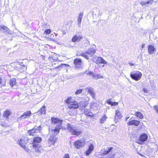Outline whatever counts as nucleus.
<instances>
[{
  "label": "nucleus",
  "mask_w": 158,
  "mask_h": 158,
  "mask_svg": "<svg viewBox=\"0 0 158 158\" xmlns=\"http://www.w3.org/2000/svg\"><path fill=\"white\" fill-rule=\"evenodd\" d=\"M114 156L113 154H110L108 156L107 158H113Z\"/></svg>",
  "instance_id": "nucleus-41"
},
{
  "label": "nucleus",
  "mask_w": 158,
  "mask_h": 158,
  "mask_svg": "<svg viewBox=\"0 0 158 158\" xmlns=\"http://www.w3.org/2000/svg\"><path fill=\"white\" fill-rule=\"evenodd\" d=\"M91 152V151H90L88 149L86 152V154L87 155H89L90 154Z\"/></svg>",
  "instance_id": "nucleus-42"
},
{
  "label": "nucleus",
  "mask_w": 158,
  "mask_h": 158,
  "mask_svg": "<svg viewBox=\"0 0 158 158\" xmlns=\"http://www.w3.org/2000/svg\"><path fill=\"white\" fill-rule=\"evenodd\" d=\"M155 48L152 45H150L148 47V53L150 54H152L155 51Z\"/></svg>",
  "instance_id": "nucleus-25"
},
{
  "label": "nucleus",
  "mask_w": 158,
  "mask_h": 158,
  "mask_svg": "<svg viewBox=\"0 0 158 158\" xmlns=\"http://www.w3.org/2000/svg\"><path fill=\"white\" fill-rule=\"evenodd\" d=\"M148 138V136L145 134H141L139 137V139L141 142H143L146 140Z\"/></svg>",
  "instance_id": "nucleus-20"
},
{
  "label": "nucleus",
  "mask_w": 158,
  "mask_h": 158,
  "mask_svg": "<svg viewBox=\"0 0 158 158\" xmlns=\"http://www.w3.org/2000/svg\"><path fill=\"white\" fill-rule=\"evenodd\" d=\"M56 140L53 136H51L48 141V142L50 145H54Z\"/></svg>",
  "instance_id": "nucleus-26"
},
{
  "label": "nucleus",
  "mask_w": 158,
  "mask_h": 158,
  "mask_svg": "<svg viewBox=\"0 0 158 158\" xmlns=\"http://www.w3.org/2000/svg\"><path fill=\"white\" fill-rule=\"evenodd\" d=\"M143 90L144 92L145 93H147L148 92L147 89L145 88H143Z\"/></svg>",
  "instance_id": "nucleus-44"
},
{
  "label": "nucleus",
  "mask_w": 158,
  "mask_h": 158,
  "mask_svg": "<svg viewBox=\"0 0 158 158\" xmlns=\"http://www.w3.org/2000/svg\"><path fill=\"white\" fill-rule=\"evenodd\" d=\"M89 74L91 75L92 77L95 79L103 78L102 76L100 74H97L92 72H90V73H89Z\"/></svg>",
  "instance_id": "nucleus-22"
},
{
  "label": "nucleus",
  "mask_w": 158,
  "mask_h": 158,
  "mask_svg": "<svg viewBox=\"0 0 158 158\" xmlns=\"http://www.w3.org/2000/svg\"><path fill=\"white\" fill-rule=\"evenodd\" d=\"M75 66L77 68H79L82 64V60L80 59L76 58L74 61Z\"/></svg>",
  "instance_id": "nucleus-17"
},
{
  "label": "nucleus",
  "mask_w": 158,
  "mask_h": 158,
  "mask_svg": "<svg viewBox=\"0 0 158 158\" xmlns=\"http://www.w3.org/2000/svg\"><path fill=\"white\" fill-rule=\"evenodd\" d=\"M32 144L33 148L36 152H43L44 149L40 144L35 143H33Z\"/></svg>",
  "instance_id": "nucleus-9"
},
{
  "label": "nucleus",
  "mask_w": 158,
  "mask_h": 158,
  "mask_svg": "<svg viewBox=\"0 0 158 158\" xmlns=\"http://www.w3.org/2000/svg\"><path fill=\"white\" fill-rule=\"evenodd\" d=\"M153 0H151L148 2H140V4L142 6H143L144 5H145L146 6V5L147 4H151L152 3Z\"/></svg>",
  "instance_id": "nucleus-32"
},
{
  "label": "nucleus",
  "mask_w": 158,
  "mask_h": 158,
  "mask_svg": "<svg viewBox=\"0 0 158 158\" xmlns=\"http://www.w3.org/2000/svg\"><path fill=\"white\" fill-rule=\"evenodd\" d=\"M6 32L7 34L12 35V32L7 27L4 26L3 25H0V32Z\"/></svg>",
  "instance_id": "nucleus-7"
},
{
  "label": "nucleus",
  "mask_w": 158,
  "mask_h": 158,
  "mask_svg": "<svg viewBox=\"0 0 158 158\" xmlns=\"http://www.w3.org/2000/svg\"><path fill=\"white\" fill-rule=\"evenodd\" d=\"M91 106L92 108H94L95 107H96V109L98 108V107L99 106L98 105V104H97V103H95L94 102L91 103ZM94 109H96V108Z\"/></svg>",
  "instance_id": "nucleus-35"
},
{
  "label": "nucleus",
  "mask_w": 158,
  "mask_h": 158,
  "mask_svg": "<svg viewBox=\"0 0 158 158\" xmlns=\"http://www.w3.org/2000/svg\"><path fill=\"white\" fill-rule=\"evenodd\" d=\"M63 158H69V156L68 154H65Z\"/></svg>",
  "instance_id": "nucleus-39"
},
{
  "label": "nucleus",
  "mask_w": 158,
  "mask_h": 158,
  "mask_svg": "<svg viewBox=\"0 0 158 158\" xmlns=\"http://www.w3.org/2000/svg\"><path fill=\"white\" fill-rule=\"evenodd\" d=\"M142 76L141 73L139 71H137L134 73L130 74V76L131 78L135 81L139 80L141 78Z\"/></svg>",
  "instance_id": "nucleus-6"
},
{
  "label": "nucleus",
  "mask_w": 158,
  "mask_h": 158,
  "mask_svg": "<svg viewBox=\"0 0 158 158\" xmlns=\"http://www.w3.org/2000/svg\"><path fill=\"white\" fill-rule=\"evenodd\" d=\"M96 62V63H99L104 64H107V62L106 61L104 60L103 58L100 57H98L97 58Z\"/></svg>",
  "instance_id": "nucleus-24"
},
{
  "label": "nucleus",
  "mask_w": 158,
  "mask_h": 158,
  "mask_svg": "<svg viewBox=\"0 0 158 158\" xmlns=\"http://www.w3.org/2000/svg\"><path fill=\"white\" fill-rule=\"evenodd\" d=\"M107 103H108L110 105L112 106H117L118 104V102H112L110 99L108 100L107 101Z\"/></svg>",
  "instance_id": "nucleus-30"
},
{
  "label": "nucleus",
  "mask_w": 158,
  "mask_h": 158,
  "mask_svg": "<svg viewBox=\"0 0 158 158\" xmlns=\"http://www.w3.org/2000/svg\"><path fill=\"white\" fill-rule=\"evenodd\" d=\"M144 46H145V44H143L142 45V48H144Z\"/></svg>",
  "instance_id": "nucleus-48"
},
{
  "label": "nucleus",
  "mask_w": 158,
  "mask_h": 158,
  "mask_svg": "<svg viewBox=\"0 0 158 158\" xmlns=\"http://www.w3.org/2000/svg\"><path fill=\"white\" fill-rule=\"evenodd\" d=\"M31 112L30 111H27L25 112L23 115H21L19 118V119L20 120L22 119H24L26 118H28V117H30L31 114Z\"/></svg>",
  "instance_id": "nucleus-15"
},
{
  "label": "nucleus",
  "mask_w": 158,
  "mask_h": 158,
  "mask_svg": "<svg viewBox=\"0 0 158 158\" xmlns=\"http://www.w3.org/2000/svg\"><path fill=\"white\" fill-rule=\"evenodd\" d=\"M85 43L88 45L89 44V42L87 40H85Z\"/></svg>",
  "instance_id": "nucleus-46"
},
{
  "label": "nucleus",
  "mask_w": 158,
  "mask_h": 158,
  "mask_svg": "<svg viewBox=\"0 0 158 158\" xmlns=\"http://www.w3.org/2000/svg\"><path fill=\"white\" fill-rule=\"evenodd\" d=\"M83 12H80L77 16V24L78 27H81V24L83 17Z\"/></svg>",
  "instance_id": "nucleus-18"
},
{
  "label": "nucleus",
  "mask_w": 158,
  "mask_h": 158,
  "mask_svg": "<svg viewBox=\"0 0 158 158\" xmlns=\"http://www.w3.org/2000/svg\"><path fill=\"white\" fill-rule=\"evenodd\" d=\"M107 118L105 114L103 115L100 119V123L101 124L103 123L106 121Z\"/></svg>",
  "instance_id": "nucleus-33"
},
{
  "label": "nucleus",
  "mask_w": 158,
  "mask_h": 158,
  "mask_svg": "<svg viewBox=\"0 0 158 158\" xmlns=\"http://www.w3.org/2000/svg\"><path fill=\"white\" fill-rule=\"evenodd\" d=\"M67 129L71 134L77 136L81 135L82 132L81 130L76 129L74 127L69 123L67 124Z\"/></svg>",
  "instance_id": "nucleus-2"
},
{
  "label": "nucleus",
  "mask_w": 158,
  "mask_h": 158,
  "mask_svg": "<svg viewBox=\"0 0 158 158\" xmlns=\"http://www.w3.org/2000/svg\"><path fill=\"white\" fill-rule=\"evenodd\" d=\"M79 106H80L82 108H85L88 104L87 102H81L79 103Z\"/></svg>",
  "instance_id": "nucleus-27"
},
{
  "label": "nucleus",
  "mask_w": 158,
  "mask_h": 158,
  "mask_svg": "<svg viewBox=\"0 0 158 158\" xmlns=\"http://www.w3.org/2000/svg\"><path fill=\"white\" fill-rule=\"evenodd\" d=\"M52 122L55 125V128L52 129V131L55 132L56 135L59 132L60 128L61 127V123L62 120H59L56 118L53 117L51 118Z\"/></svg>",
  "instance_id": "nucleus-1"
},
{
  "label": "nucleus",
  "mask_w": 158,
  "mask_h": 158,
  "mask_svg": "<svg viewBox=\"0 0 158 158\" xmlns=\"http://www.w3.org/2000/svg\"><path fill=\"white\" fill-rule=\"evenodd\" d=\"M94 149V146L92 144H91L89 147V150L92 151Z\"/></svg>",
  "instance_id": "nucleus-38"
},
{
  "label": "nucleus",
  "mask_w": 158,
  "mask_h": 158,
  "mask_svg": "<svg viewBox=\"0 0 158 158\" xmlns=\"http://www.w3.org/2000/svg\"><path fill=\"white\" fill-rule=\"evenodd\" d=\"M9 84L10 86L14 89L16 88L17 86L16 84V80L15 78H12L10 81Z\"/></svg>",
  "instance_id": "nucleus-19"
},
{
  "label": "nucleus",
  "mask_w": 158,
  "mask_h": 158,
  "mask_svg": "<svg viewBox=\"0 0 158 158\" xmlns=\"http://www.w3.org/2000/svg\"><path fill=\"white\" fill-rule=\"evenodd\" d=\"M135 115L139 117L140 119L143 118V115L140 112H136L135 113Z\"/></svg>",
  "instance_id": "nucleus-34"
},
{
  "label": "nucleus",
  "mask_w": 158,
  "mask_h": 158,
  "mask_svg": "<svg viewBox=\"0 0 158 158\" xmlns=\"http://www.w3.org/2000/svg\"><path fill=\"white\" fill-rule=\"evenodd\" d=\"M65 102L68 104V107L70 109H76L79 107L78 103L76 101L73 100L71 97L68 98L65 100Z\"/></svg>",
  "instance_id": "nucleus-3"
},
{
  "label": "nucleus",
  "mask_w": 158,
  "mask_h": 158,
  "mask_svg": "<svg viewBox=\"0 0 158 158\" xmlns=\"http://www.w3.org/2000/svg\"><path fill=\"white\" fill-rule=\"evenodd\" d=\"M122 117V115L121 114L120 111L118 110H115L114 119L116 121H118V120L121 119Z\"/></svg>",
  "instance_id": "nucleus-13"
},
{
  "label": "nucleus",
  "mask_w": 158,
  "mask_h": 158,
  "mask_svg": "<svg viewBox=\"0 0 158 158\" xmlns=\"http://www.w3.org/2000/svg\"><path fill=\"white\" fill-rule=\"evenodd\" d=\"M129 116L127 117L126 118V121H127V119L129 118Z\"/></svg>",
  "instance_id": "nucleus-49"
},
{
  "label": "nucleus",
  "mask_w": 158,
  "mask_h": 158,
  "mask_svg": "<svg viewBox=\"0 0 158 158\" xmlns=\"http://www.w3.org/2000/svg\"><path fill=\"white\" fill-rule=\"evenodd\" d=\"M83 90V89H79L77 90L76 91L75 94L77 95H79L82 92Z\"/></svg>",
  "instance_id": "nucleus-36"
},
{
  "label": "nucleus",
  "mask_w": 158,
  "mask_h": 158,
  "mask_svg": "<svg viewBox=\"0 0 158 158\" xmlns=\"http://www.w3.org/2000/svg\"><path fill=\"white\" fill-rule=\"evenodd\" d=\"M155 110H156V112L158 113V107L156 105H155L154 106Z\"/></svg>",
  "instance_id": "nucleus-40"
},
{
  "label": "nucleus",
  "mask_w": 158,
  "mask_h": 158,
  "mask_svg": "<svg viewBox=\"0 0 158 158\" xmlns=\"http://www.w3.org/2000/svg\"><path fill=\"white\" fill-rule=\"evenodd\" d=\"M129 64L131 66H133V65H134V64H132V63H131V62L129 63Z\"/></svg>",
  "instance_id": "nucleus-47"
},
{
  "label": "nucleus",
  "mask_w": 158,
  "mask_h": 158,
  "mask_svg": "<svg viewBox=\"0 0 158 158\" xmlns=\"http://www.w3.org/2000/svg\"><path fill=\"white\" fill-rule=\"evenodd\" d=\"M46 108L45 106H43L37 112L38 115H40L42 114H45Z\"/></svg>",
  "instance_id": "nucleus-23"
},
{
  "label": "nucleus",
  "mask_w": 158,
  "mask_h": 158,
  "mask_svg": "<svg viewBox=\"0 0 158 158\" xmlns=\"http://www.w3.org/2000/svg\"><path fill=\"white\" fill-rule=\"evenodd\" d=\"M42 141V139L40 137H35L34 139V143H39Z\"/></svg>",
  "instance_id": "nucleus-29"
},
{
  "label": "nucleus",
  "mask_w": 158,
  "mask_h": 158,
  "mask_svg": "<svg viewBox=\"0 0 158 158\" xmlns=\"http://www.w3.org/2000/svg\"><path fill=\"white\" fill-rule=\"evenodd\" d=\"M112 148H107L106 149L104 148L102 149L101 151V155L103 156L108 154L112 150Z\"/></svg>",
  "instance_id": "nucleus-16"
},
{
  "label": "nucleus",
  "mask_w": 158,
  "mask_h": 158,
  "mask_svg": "<svg viewBox=\"0 0 158 158\" xmlns=\"http://www.w3.org/2000/svg\"><path fill=\"white\" fill-rule=\"evenodd\" d=\"M60 66H58V67H56L55 68H57L58 67H59Z\"/></svg>",
  "instance_id": "nucleus-51"
},
{
  "label": "nucleus",
  "mask_w": 158,
  "mask_h": 158,
  "mask_svg": "<svg viewBox=\"0 0 158 158\" xmlns=\"http://www.w3.org/2000/svg\"><path fill=\"white\" fill-rule=\"evenodd\" d=\"M10 114V112L9 110H6L4 111L3 115L4 117H6L7 119H8Z\"/></svg>",
  "instance_id": "nucleus-28"
},
{
  "label": "nucleus",
  "mask_w": 158,
  "mask_h": 158,
  "mask_svg": "<svg viewBox=\"0 0 158 158\" xmlns=\"http://www.w3.org/2000/svg\"><path fill=\"white\" fill-rule=\"evenodd\" d=\"M51 32V30L50 29H46L45 31L44 34L47 35L50 33Z\"/></svg>",
  "instance_id": "nucleus-37"
},
{
  "label": "nucleus",
  "mask_w": 158,
  "mask_h": 158,
  "mask_svg": "<svg viewBox=\"0 0 158 158\" xmlns=\"http://www.w3.org/2000/svg\"><path fill=\"white\" fill-rule=\"evenodd\" d=\"M3 83V80L0 77V85H1Z\"/></svg>",
  "instance_id": "nucleus-43"
},
{
  "label": "nucleus",
  "mask_w": 158,
  "mask_h": 158,
  "mask_svg": "<svg viewBox=\"0 0 158 158\" xmlns=\"http://www.w3.org/2000/svg\"><path fill=\"white\" fill-rule=\"evenodd\" d=\"M18 142L20 146L22 148H24L25 147L26 144L25 141V138L23 137L18 140Z\"/></svg>",
  "instance_id": "nucleus-14"
},
{
  "label": "nucleus",
  "mask_w": 158,
  "mask_h": 158,
  "mask_svg": "<svg viewBox=\"0 0 158 158\" xmlns=\"http://www.w3.org/2000/svg\"><path fill=\"white\" fill-rule=\"evenodd\" d=\"M25 150L27 151V152H29V149H28L25 146V147L24 148H23Z\"/></svg>",
  "instance_id": "nucleus-45"
},
{
  "label": "nucleus",
  "mask_w": 158,
  "mask_h": 158,
  "mask_svg": "<svg viewBox=\"0 0 158 158\" xmlns=\"http://www.w3.org/2000/svg\"><path fill=\"white\" fill-rule=\"evenodd\" d=\"M63 65H65V66H69V65L65 64H63Z\"/></svg>",
  "instance_id": "nucleus-50"
},
{
  "label": "nucleus",
  "mask_w": 158,
  "mask_h": 158,
  "mask_svg": "<svg viewBox=\"0 0 158 158\" xmlns=\"http://www.w3.org/2000/svg\"><path fill=\"white\" fill-rule=\"evenodd\" d=\"M42 127L41 126L39 127L35 126L34 128L28 131V133L31 135H34L35 134L38 132H40L41 130Z\"/></svg>",
  "instance_id": "nucleus-5"
},
{
  "label": "nucleus",
  "mask_w": 158,
  "mask_h": 158,
  "mask_svg": "<svg viewBox=\"0 0 158 158\" xmlns=\"http://www.w3.org/2000/svg\"><path fill=\"white\" fill-rule=\"evenodd\" d=\"M85 91V92L87 93L90 95L93 98H94L95 96V93L94 91V89L90 87H88L83 89Z\"/></svg>",
  "instance_id": "nucleus-10"
},
{
  "label": "nucleus",
  "mask_w": 158,
  "mask_h": 158,
  "mask_svg": "<svg viewBox=\"0 0 158 158\" xmlns=\"http://www.w3.org/2000/svg\"><path fill=\"white\" fill-rule=\"evenodd\" d=\"M82 36L80 35H75L72 39V41L73 42H75L77 41H78L81 39H82Z\"/></svg>",
  "instance_id": "nucleus-21"
},
{
  "label": "nucleus",
  "mask_w": 158,
  "mask_h": 158,
  "mask_svg": "<svg viewBox=\"0 0 158 158\" xmlns=\"http://www.w3.org/2000/svg\"><path fill=\"white\" fill-rule=\"evenodd\" d=\"M15 67L20 71H25L27 69L26 66L23 64V62H19L16 63Z\"/></svg>",
  "instance_id": "nucleus-8"
},
{
  "label": "nucleus",
  "mask_w": 158,
  "mask_h": 158,
  "mask_svg": "<svg viewBox=\"0 0 158 158\" xmlns=\"http://www.w3.org/2000/svg\"><path fill=\"white\" fill-rule=\"evenodd\" d=\"M139 123V121L135 119H133L132 118H131L129 120V121L127 123V124L129 125H134L137 126H138Z\"/></svg>",
  "instance_id": "nucleus-12"
},
{
  "label": "nucleus",
  "mask_w": 158,
  "mask_h": 158,
  "mask_svg": "<svg viewBox=\"0 0 158 158\" xmlns=\"http://www.w3.org/2000/svg\"><path fill=\"white\" fill-rule=\"evenodd\" d=\"M95 45H93L92 47L88 49L87 53H83L81 55L86 59H88L89 58L87 54L90 55V56H92L95 53Z\"/></svg>",
  "instance_id": "nucleus-4"
},
{
  "label": "nucleus",
  "mask_w": 158,
  "mask_h": 158,
  "mask_svg": "<svg viewBox=\"0 0 158 158\" xmlns=\"http://www.w3.org/2000/svg\"><path fill=\"white\" fill-rule=\"evenodd\" d=\"M84 113L87 116H92L93 115L89 110L86 109L85 110Z\"/></svg>",
  "instance_id": "nucleus-31"
},
{
  "label": "nucleus",
  "mask_w": 158,
  "mask_h": 158,
  "mask_svg": "<svg viewBox=\"0 0 158 158\" xmlns=\"http://www.w3.org/2000/svg\"><path fill=\"white\" fill-rule=\"evenodd\" d=\"M85 141L82 140H77L74 143L75 147L77 148H79L83 146L84 145Z\"/></svg>",
  "instance_id": "nucleus-11"
}]
</instances>
